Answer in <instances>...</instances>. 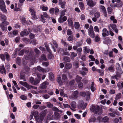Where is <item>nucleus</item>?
<instances>
[{
  "instance_id": "obj_1",
  "label": "nucleus",
  "mask_w": 123,
  "mask_h": 123,
  "mask_svg": "<svg viewBox=\"0 0 123 123\" xmlns=\"http://www.w3.org/2000/svg\"><path fill=\"white\" fill-rule=\"evenodd\" d=\"M90 109L92 111H94L95 114H98V115H100L102 113V110L98 105L95 106L92 105Z\"/></svg>"
},
{
  "instance_id": "obj_2",
  "label": "nucleus",
  "mask_w": 123,
  "mask_h": 123,
  "mask_svg": "<svg viewBox=\"0 0 123 123\" xmlns=\"http://www.w3.org/2000/svg\"><path fill=\"white\" fill-rule=\"evenodd\" d=\"M48 84L49 83L47 81H45L41 84L39 87L40 90L38 91V92L40 93L46 92L47 91L43 89L46 88Z\"/></svg>"
},
{
  "instance_id": "obj_3",
  "label": "nucleus",
  "mask_w": 123,
  "mask_h": 123,
  "mask_svg": "<svg viewBox=\"0 0 123 123\" xmlns=\"http://www.w3.org/2000/svg\"><path fill=\"white\" fill-rule=\"evenodd\" d=\"M0 8L3 12L6 13L7 12L5 3L3 0H0Z\"/></svg>"
},
{
  "instance_id": "obj_4",
  "label": "nucleus",
  "mask_w": 123,
  "mask_h": 123,
  "mask_svg": "<svg viewBox=\"0 0 123 123\" xmlns=\"http://www.w3.org/2000/svg\"><path fill=\"white\" fill-rule=\"evenodd\" d=\"M88 32L89 35L92 38H94L95 34L93 31V28L92 25H90L88 29Z\"/></svg>"
},
{
  "instance_id": "obj_5",
  "label": "nucleus",
  "mask_w": 123,
  "mask_h": 123,
  "mask_svg": "<svg viewBox=\"0 0 123 123\" xmlns=\"http://www.w3.org/2000/svg\"><path fill=\"white\" fill-rule=\"evenodd\" d=\"M33 50L32 49L30 50V52L28 55H24V57L25 59L27 60H29L30 59L32 58L33 55Z\"/></svg>"
},
{
  "instance_id": "obj_6",
  "label": "nucleus",
  "mask_w": 123,
  "mask_h": 123,
  "mask_svg": "<svg viewBox=\"0 0 123 123\" xmlns=\"http://www.w3.org/2000/svg\"><path fill=\"white\" fill-rule=\"evenodd\" d=\"M87 4L91 7H93L96 4V3L94 2L92 0H86Z\"/></svg>"
},
{
  "instance_id": "obj_7",
  "label": "nucleus",
  "mask_w": 123,
  "mask_h": 123,
  "mask_svg": "<svg viewBox=\"0 0 123 123\" xmlns=\"http://www.w3.org/2000/svg\"><path fill=\"white\" fill-rule=\"evenodd\" d=\"M67 17L65 16H60L58 19V22L60 23H63L67 20Z\"/></svg>"
},
{
  "instance_id": "obj_8",
  "label": "nucleus",
  "mask_w": 123,
  "mask_h": 123,
  "mask_svg": "<svg viewBox=\"0 0 123 123\" xmlns=\"http://www.w3.org/2000/svg\"><path fill=\"white\" fill-rule=\"evenodd\" d=\"M29 11L31 12V14L32 17L33 18V19L35 20L37 19V17L36 16V14L35 11L32 9L30 8Z\"/></svg>"
},
{
  "instance_id": "obj_9",
  "label": "nucleus",
  "mask_w": 123,
  "mask_h": 123,
  "mask_svg": "<svg viewBox=\"0 0 123 123\" xmlns=\"http://www.w3.org/2000/svg\"><path fill=\"white\" fill-rule=\"evenodd\" d=\"M48 111L46 109L43 111L40 114V116L41 118L42 119L43 118L46 116V114L48 113Z\"/></svg>"
},
{
  "instance_id": "obj_10",
  "label": "nucleus",
  "mask_w": 123,
  "mask_h": 123,
  "mask_svg": "<svg viewBox=\"0 0 123 123\" xmlns=\"http://www.w3.org/2000/svg\"><path fill=\"white\" fill-rule=\"evenodd\" d=\"M41 20L43 21V23H44L45 22L44 17L46 18L48 17V15L46 12H44L43 14V15H41Z\"/></svg>"
},
{
  "instance_id": "obj_11",
  "label": "nucleus",
  "mask_w": 123,
  "mask_h": 123,
  "mask_svg": "<svg viewBox=\"0 0 123 123\" xmlns=\"http://www.w3.org/2000/svg\"><path fill=\"white\" fill-rule=\"evenodd\" d=\"M29 33L26 29H25L23 31H22L20 33L21 36L22 37L25 35H28Z\"/></svg>"
},
{
  "instance_id": "obj_12",
  "label": "nucleus",
  "mask_w": 123,
  "mask_h": 123,
  "mask_svg": "<svg viewBox=\"0 0 123 123\" xmlns=\"http://www.w3.org/2000/svg\"><path fill=\"white\" fill-rule=\"evenodd\" d=\"M4 22H2V23L0 25V26L3 31H6L7 30V27L6 26V25H4Z\"/></svg>"
},
{
  "instance_id": "obj_13",
  "label": "nucleus",
  "mask_w": 123,
  "mask_h": 123,
  "mask_svg": "<svg viewBox=\"0 0 123 123\" xmlns=\"http://www.w3.org/2000/svg\"><path fill=\"white\" fill-rule=\"evenodd\" d=\"M84 102L82 100H80L78 105V108H82L84 105Z\"/></svg>"
},
{
  "instance_id": "obj_14",
  "label": "nucleus",
  "mask_w": 123,
  "mask_h": 123,
  "mask_svg": "<svg viewBox=\"0 0 123 123\" xmlns=\"http://www.w3.org/2000/svg\"><path fill=\"white\" fill-rule=\"evenodd\" d=\"M0 72L2 74H3V73H4L5 74H6V70L4 65H2L0 67Z\"/></svg>"
},
{
  "instance_id": "obj_15",
  "label": "nucleus",
  "mask_w": 123,
  "mask_h": 123,
  "mask_svg": "<svg viewBox=\"0 0 123 123\" xmlns=\"http://www.w3.org/2000/svg\"><path fill=\"white\" fill-rule=\"evenodd\" d=\"M67 21L68 23V25L71 27L73 26V23L72 18H69L68 19Z\"/></svg>"
},
{
  "instance_id": "obj_16",
  "label": "nucleus",
  "mask_w": 123,
  "mask_h": 123,
  "mask_svg": "<svg viewBox=\"0 0 123 123\" xmlns=\"http://www.w3.org/2000/svg\"><path fill=\"white\" fill-rule=\"evenodd\" d=\"M5 57L6 59V60L8 61L10 60L9 54L7 52H5L4 53Z\"/></svg>"
},
{
  "instance_id": "obj_17",
  "label": "nucleus",
  "mask_w": 123,
  "mask_h": 123,
  "mask_svg": "<svg viewBox=\"0 0 123 123\" xmlns=\"http://www.w3.org/2000/svg\"><path fill=\"white\" fill-rule=\"evenodd\" d=\"M19 83L23 86H25L27 88H29V85L26 82L20 81L19 82Z\"/></svg>"
},
{
  "instance_id": "obj_18",
  "label": "nucleus",
  "mask_w": 123,
  "mask_h": 123,
  "mask_svg": "<svg viewBox=\"0 0 123 123\" xmlns=\"http://www.w3.org/2000/svg\"><path fill=\"white\" fill-rule=\"evenodd\" d=\"M72 67V64L70 62L67 63L65 65V68L67 69L71 68Z\"/></svg>"
},
{
  "instance_id": "obj_19",
  "label": "nucleus",
  "mask_w": 123,
  "mask_h": 123,
  "mask_svg": "<svg viewBox=\"0 0 123 123\" xmlns=\"http://www.w3.org/2000/svg\"><path fill=\"white\" fill-rule=\"evenodd\" d=\"M109 118L107 116H105L102 119V121L104 123L108 122H109Z\"/></svg>"
},
{
  "instance_id": "obj_20",
  "label": "nucleus",
  "mask_w": 123,
  "mask_h": 123,
  "mask_svg": "<svg viewBox=\"0 0 123 123\" xmlns=\"http://www.w3.org/2000/svg\"><path fill=\"white\" fill-rule=\"evenodd\" d=\"M78 95V92L77 91H75L71 95V97L72 98H76Z\"/></svg>"
},
{
  "instance_id": "obj_21",
  "label": "nucleus",
  "mask_w": 123,
  "mask_h": 123,
  "mask_svg": "<svg viewBox=\"0 0 123 123\" xmlns=\"http://www.w3.org/2000/svg\"><path fill=\"white\" fill-rule=\"evenodd\" d=\"M75 79L76 81L77 82H78L81 81L82 78L80 76L77 75L76 76Z\"/></svg>"
},
{
  "instance_id": "obj_22",
  "label": "nucleus",
  "mask_w": 123,
  "mask_h": 123,
  "mask_svg": "<svg viewBox=\"0 0 123 123\" xmlns=\"http://www.w3.org/2000/svg\"><path fill=\"white\" fill-rule=\"evenodd\" d=\"M37 69L38 71L40 72H43L45 71V70L43 68L39 66H37Z\"/></svg>"
},
{
  "instance_id": "obj_23",
  "label": "nucleus",
  "mask_w": 123,
  "mask_h": 123,
  "mask_svg": "<svg viewBox=\"0 0 123 123\" xmlns=\"http://www.w3.org/2000/svg\"><path fill=\"white\" fill-rule=\"evenodd\" d=\"M67 75L65 74H62V79L63 82H64L67 80Z\"/></svg>"
},
{
  "instance_id": "obj_24",
  "label": "nucleus",
  "mask_w": 123,
  "mask_h": 123,
  "mask_svg": "<svg viewBox=\"0 0 123 123\" xmlns=\"http://www.w3.org/2000/svg\"><path fill=\"white\" fill-rule=\"evenodd\" d=\"M49 79L51 81H53L54 80V75L52 73H51L49 74Z\"/></svg>"
},
{
  "instance_id": "obj_25",
  "label": "nucleus",
  "mask_w": 123,
  "mask_h": 123,
  "mask_svg": "<svg viewBox=\"0 0 123 123\" xmlns=\"http://www.w3.org/2000/svg\"><path fill=\"white\" fill-rule=\"evenodd\" d=\"M63 61L65 62H69L70 61L69 57L68 56H64L63 59Z\"/></svg>"
},
{
  "instance_id": "obj_26",
  "label": "nucleus",
  "mask_w": 123,
  "mask_h": 123,
  "mask_svg": "<svg viewBox=\"0 0 123 123\" xmlns=\"http://www.w3.org/2000/svg\"><path fill=\"white\" fill-rule=\"evenodd\" d=\"M57 81L60 85H62V80H61V77H57Z\"/></svg>"
},
{
  "instance_id": "obj_27",
  "label": "nucleus",
  "mask_w": 123,
  "mask_h": 123,
  "mask_svg": "<svg viewBox=\"0 0 123 123\" xmlns=\"http://www.w3.org/2000/svg\"><path fill=\"white\" fill-rule=\"evenodd\" d=\"M111 20L113 21V22L114 23H117V20L115 18V17L114 16H111L110 18Z\"/></svg>"
},
{
  "instance_id": "obj_28",
  "label": "nucleus",
  "mask_w": 123,
  "mask_h": 123,
  "mask_svg": "<svg viewBox=\"0 0 123 123\" xmlns=\"http://www.w3.org/2000/svg\"><path fill=\"white\" fill-rule=\"evenodd\" d=\"M73 65L74 66H75L76 68H78L79 67V62L76 61H74L73 62Z\"/></svg>"
},
{
  "instance_id": "obj_29",
  "label": "nucleus",
  "mask_w": 123,
  "mask_h": 123,
  "mask_svg": "<svg viewBox=\"0 0 123 123\" xmlns=\"http://www.w3.org/2000/svg\"><path fill=\"white\" fill-rule=\"evenodd\" d=\"M71 107L73 109H75L76 106V103L75 102H72L71 103Z\"/></svg>"
},
{
  "instance_id": "obj_30",
  "label": "nucleus",
  "mask_w": 123,
  "mask_h": 123,
  "mask_svg": "<svg viewBox=\"0 0 123 123\" xmlns=\"http://www.w3.org/2000/svg\"><path fill=\"white\" fill-rule=\"evenodd\" d=\"M96 119L95 117H92L89 119V123L94 122L96 120Z\"/></svg>"
},
{
  "instance_id": "obj_31",
  "label": "nucleus",
  "mask_w": 123,
  "mask_h": 123,
  "mask_svg": "<svg viewBox=\"0 0 123 123\" xmlns=\"http://www.w3.org/2000/svg\"><path fill=\"white\" fill-rule=\"evenodd\" d=\"M54 9V12H55V14L56 15H58V13L59 11V10L58 8L56 7H55Z\"/></svg>"
},
{
  "instance_id": "obj_32",
  "label": "nucleus",
  "mask_w": 123,
  "mask_h": 123,
  "mask_svg": "<svg viewBox=\"0 0 123 123\" xmlns=\"http://www.w3.org/2000/svg\"><path fill=\"white\" fill-rule=\"evenodd\" d=\"M66 4V2L65 1L62 2V3H61V7L62 8L64 9L65 7V5Z\"/></svg>"
},
{
  "instance_id": "obj_33",
  "label": "nucleus",
  "mask_w": 123,
  "mask_h": 123,
  "mask_svg": "<svg viewBox=\"0 0 123 123\" xmlns=\"http://www.w3.org/2000/svg\"><path fill=\"white\" fill-rule=\"evenodd\" d=\"M63 105L64 106V107L65 108H66L67 107H69L72 110H73V111H75L74 110L72 109V108H71L70 106L68 104H63Z\"/></svg>"
},
{
  "instance_id": "obj_34",
  "label": "nucleus",
  "mask_w": 123,
  "mask_h": 123,
  "mask_svg": "<svg viewBox=\"0 0 123 123\" xmlns=\"http://www.w3.org/2000/svg\"><path fill=\"white\" fill-rule=\"evenodd\" d=\"M74 26L75 28L78 29L80 27V25L79 23L78 22H75Z\"/></svg>"
},
{
  "instance_id": "obj_35",
  "label": "nucleus",
  "mask_w": 123,
  "mask_h": 123,
  "mask_svg": "<svg viewBox=\"0 0 123 123\" xmlns=\"http://www.w3.org/2000/svg\"><path fill=\"white\" fill-rule=\"evenodd\" d=\"M40 80L39 79H36L34 80L33 84V85H36L38 84Z\"/></svg>"
},
{
  "instance_id": "obj_36",
  "label": "nucleus",
  "mask_w": 123,
  "mask_h": 123,
  "mask_svg": "<svg viewBox=\"0 0 123 123\" xmlns=\"http://www.w3.org/2000/svg\"><path fill=\"white\" fill-rule=\"evenodd\" d=\"M34 51L37 54L39 55L40 53V51L37 48L35 49H34Z\"/></svg>"
},
{
  "instance_id": "obj_37",
  "label": "nucleus",
  "mask_w": 123,
  "mask_h": 123,
  "mask_svg": "<svg viewBox=\"0 0 123 123\" xmlns=\"http://www.w3.org/2000/svg\"><path fill=\"white\" fill-rule=\"evenodd\" d=\"M79 5L80 8L82 9L83 10L84 9V5L83 3L82 2H80L79 3Z\"/></svg>"
},
{
  "instance_id": "obj_38",
  "label": "nucleus",
  "mask_w": 123,
  "mask_h": 123,
  "mask_svg": "<svg viewBox=\"0 0 123 123\" xmlns=\"http://www.w3.org/2000/svg\"><path fill=\"white\" fill-rule=\"evenodd\" d=\"M6 19V17L4 15H2L1 16V19L3 21L2 22H4Z\"/></svg>"
},
{
  "instance_id": "obj_39",
  "label": "nucleus",
  "mask_w": 123,
  "mask_h": 123,
  "mask_svg": "<svg viewBox=\"0 0 123 123\" xmlns=\"http://www.w3.org/2000/svg\"><path fill=\"white\" fill-rule=\"evenodd\" d=\"M96 70L99 73H100V75L103 76L104 75V72L103 71H102V70L100 69H97Z\"/></svg>"
},
{
  "instance_id": "obj_40",
  "label": "nucleus",
  "mask_w": 123,
  "mask_h": 123,
  "mask_svg": "<svg viewBox=\"0 0 123 123\" xmlns=\"http://www.w3.org/2000/svg\"><path fill=\"white\" fill-rule=\"evenodd\" d=\"M17 63L18 65H20L21 64V61L20 58L18 57L17 59Z\"/></svg>"
},
{
  "instance_id": "obj_41",
  "label": "nucleus",
  "mask_w": 123,
  "mask_h": 123,
  "mask_svg": "<svg viewBox=\"0 0 123 123\" xmlns=\"http://www.w3.org/2000/svg\"><path fill=\"white\" fill-rule=\"evenodd\" d=\"M108 12L109 14H111L112 11V9L111 7H109L107 9Z\"/></svg>"
},
{
  "instance_id": "obj_42",
  "label": "nucleus",
  "mask_w": 123,
  "mask_h": 123,
  "mask_svg": "<svg viewBox=\"0 0 123 123\" xmlns=\"http://www.w3.org/2000/svg\"><path fill=\"white\" fill-rule=\"evenodd\" d=\"M67 10L66 9H65L63 10H62L61 13V15L60 16H64L65 15V12H66Z\"/></svg>"
},
{
  "instance_id": "obj_43",
  "label": "nucleus",
  "mask_w": 123,
  "mask_h": 123,
  "mask_svg": "<svg viewBox=\"0 0 123 123\" xmlns=\"http://www.w3.org/2000/svg\"><path fill=\"white\" fill-rule=\"evenodd\" d=\"M77 55V54L75 53H74V52H72L71 53V58L72 59V58H74L75 57H76Z\"/></svg>"
},
{
  "instance_id": "obj_44",
  "label": "nucleus",
  "mask_w": 123,
  "mask_h": 123,
  "mask_svg": "<svg viewBox=\"0 0 123 123\" xmlns=\"http://www.w3.org/2000/svg\"><path fill=\"white\" fill-rule=\"evenodd\" d=\"M24 49H23L19 52L18 55H23L24 54Z\"/></svg>"
},
{
  "instance_id": "obj_45",
  "label": "nucleus",
  "mask_w": 123,
  "mask_h": 123,
  "mask_svg": "<svg viewBox=\"0 0 123 123\" xmlns=\"http://www.w3.org/2000/svg\"><path fill=\"white\" fill-rule=\"evenodd\" d=\"M67 34L68 35H70L72 34V31L70 29H68L67 30Z\"/></svg>"
},
{
  "instance_id": "obj_46",
  "label": "nucleus",
  "mask_w": 123,
  "mask_h": 123,
  "mask_svg": "<svg viewBox=\"0 0 123 123\" xmlns=\"http://www.w3.org/2000/svg\"><path fill=\"white\" fill-rule=\"evenodd\" d=\"M4 53V54H1L0 55V57L1 59L3 61H5V57Z\"/></svg>"
},
{
  "instance_id": "obj_47",
  "label": "nucleus",
  "mask_w": 123,
  "mask_h": 123,
  "mask_svg": "<svg viewBox=\"0 0 123 123\" xmlns=\"http://www.w3.org/2000/svg\"><path fill=\"white\" fill-rule=\"evenodd\" d=\"M43 120V119L42 118H38L36 119V121L38 123H41L42 122V121Z\"/></svg>"
},
{
  "instance_id": "obj_48",
  "label": "nucleus",
  "mask_w": 123,
  "mask_h": 123,
  "mask_svg": "<svg viewBox=\"0 0 123 123\" xmlns=\"http://www.w3.org/2000/svg\"><path fill=\"white\" fill-rule=\"evenodd\" d=\"M117 7H121L123 5V3L122 1H121L117 4Z\"/></svg>"
},
{
  "instance_id": "obj_49",
  "label": "nucleus",
  "mask_w": 123,
  "mask_h": 123,
  "mask_svg": "<svg viewBox=\"0 0 123 123\" xmlns=\"http://www.w3.org/2000/svg\"><path fill=\"white\" fill-rule=\"evenodd\" d=\"M86 95V100H88L90 99V93L89 92H87V94Z\"/></svg>"
},
{
  "instance_id": "obj_50",
  "label": "nucleus",
  "mask_w": 123,
  "mask_h": 123,
  "mask_svg": "<svg viewBox=\"0 0 123 123\" xmlns=\"http://www.w3.org/2000/svg\"><path fill=\"white\" fill-rule=\"evenodd\" d=\"M95 41L96 42H97L99 41L100 40V38L98 37V35H97L95 37Z\"/></svg>"
},
{
  "instance_id": "obj_51",
  "label": "nucleus",
  "mask_w": 123,
  "mask_h": 123,
  "mask_svg": "<svg viewBox=\"0 0 123 123\" xmlns=\"http://www.w3.org/2000/svg\"><path fill=\"white\" fill-rule=\"evenodd\" d=\"M101 9L102 10L103 13H105L106 12V10L104 6H102L101 7Z\"/></svg>"
},
{
  "instance_id": "obj_52",
  "label": "nucleus",
  "mask_w": 123,
  "mask_h": 123,
  "mask_svg": "<svg viewBox=\"0 0 123 123\" xmlns=\"http://www.w3.org/2000/svg\"><path fill=\"white\" fill-rule=\"evenodd\" d=\"M89 57L90 59H91V60L93 61H95V59L94 58V57L92 55H90L89 56Z\"/></svg>"
},
{
  "instance_id": "obj_53",
  "label": "nucleus",
  "mask_w": 123,
  "mask_h": 123,
  "mask_svg": "<svg viewBox=\"0 0 123 123\" xmlns=\"http://www.w3.org/2000/svg\"><path fill=\"white\" fill-rule=\"evenodd\" d=\"M94 16L97 18H98L100 16V13L99 12H96L94 14Z\"/></svg>"
},
{
  "instance_id": "obj_54",
  "label": "nucleus",
  "mask_w": 123,
  "mask_h": 123,
  "mask_svg": "<svg viewBox=\"0 0 123 123\" xmlns=\"http://www.w3.org/2000/svg\"><path fill=\"white\" fill-rule=\"evenodd\" d=\"M73 35H71L69 36L68 38V40L69 41H71L73 40Z\"/></svg>"
},
{
  "instance_id": "obj_55",
  "label": "nucleus",
  "mask_w": 123,
  "mask_h": 123,
  "mask_svg": "<svg viewBox=\"0 0 123 123\" xmlns=\"http://www.w3.org/2000/svg\"><path fill=\"white\" fill-rule=\"evenodd\" d=\"M34 80V79L32 77H31L29 79V81L32 85L33 84Z\"/></svg>"
},
{
  "instance_id": "obj_56",
  "label": "nucleus",
  "mask_w": 123,
  "mask_h": 123,
  "mask_svg": "<svg viewBox=\"0 0 123 123\" xmlns=\"http://www.w3.org/2000/svg\"><path fill=\"white\" fill-rule=\"evenodd\" d=\"M20 98L23 100H25L27 99V97L25 95H22L20 97Z\"/></svg>"
},
{
  "instance_id": "obj_57",
  "label": "nucleus",
  "mask_w": 123,
  "mask_h": 123,
  "mask_svg": "<svg viewBox=\"0 0 123 123\" xmlns=\"http://www.w3.org/2000/svg\"><path fill=\"white\" fill-rule=\"evenodd\" d=\"M84 50L87 53L89 52L90 49L87 48V47H84Z\"/></svg>"
},
{
  "instance_id": "obj_58",
  "label": "nucleus",
  "mask_w": 123,
  "mask_h": 123,
  "mask_svg": "<svg viewBox=\"0 0 123 123\" xmlns=\"http://www.w3.org/2000/svg\"><path fill=\"white\" fill-rule=\"evenodd\" d=\"M113 122L114 123H118L119 121V119L117 118H115L113 119L112 120Z\"/></svg>"
},
{
  "instance_id": "obj_59",
  "label": "nucleus",
  "mask_w": 123,
  "mask_h": 123,
  "mask_svg": "<svg viewBox=\"0 0 123 123\" xmlns=\"http://www.w3.org/2000/svg\"><path fill=\"white\" fill-rule=\"evenodd\" d=\"M60 117V115L58 113H56L55 115V118L57 119L59 118Z\"/></svg>"
},
{
  "instance_id": "obj_60",
  "label": "nucleus",
  "mask_w": 123,
  "mask_h": 123,
  "mask_svg": "<svg viewBox=\"0 0 123 123\" xmlns=\"http://www.w3.org/2000/svg\"><path fill=\"white\" fill-rule=\"evenodd\" d=\"M50 13L52 14L54 13V8H51L49 10Z\"/></svg>"
},
{
  "instance_id": "obj_61",
  "label": "nucleus",
  "mask_w": 123,
  "mask_h": 123,
  "mask_svg": "<svg viewBox=\"0 0 123 123\" xmlns=\"http://www.w3.org/2000/svg\"><path fill=\"white\" fill-rule=\"evenodd\" d=\"M110 27L112 28V29L114 30L116 28V26L115 24L110 25Z\"/></svg>"
},
{
  "instance_id": "obj_62",
  "label": "nucleus",
  "mask_w": 123,
  "mask_h": 123,
  "mask_svg": "<svg viewBox=\"0 0 123 123\" xmlns=\"http://www.w3.org/2000/svg\"><path fill=\"white\" fill-rule=\"evenodd\" d=\"M42 65L43 66L47 67L49 65V63L48 62H44L42 63Z\"/></svg>"
},
{
  "instance_id": "obj_63",
  "label": "nucleus",
  "mask_w": 123,
  "mask_h": 123,
  "mask_svg": "<svg viewBox=\"0 0 123 123\" xmlns=\"http://www.w3.org/2000/svg\"><path fill=\"white\" fill-rule=\"evenodd\" d=\"M62 55H67L69 56L70 54L67 51L64 52L62 54Z\"/></svg>"
},
{
  "instance_id": "obj_64",
  "label": "nucleus",
  "mask_w": 123,
  "mask_h": 123,
  "mask_svg": "<svg viewBox=\"0 0 123 123\" xmlns=\"http://www.w3.org/2000/svg\"><path fill=\"white\" fill-rule=\"evenodd\" d=\"M41 58L42 60L45 61H46L47 60V59L46 58V56L44 54L42 55Z\"/></svg>"
}]
</instances>
